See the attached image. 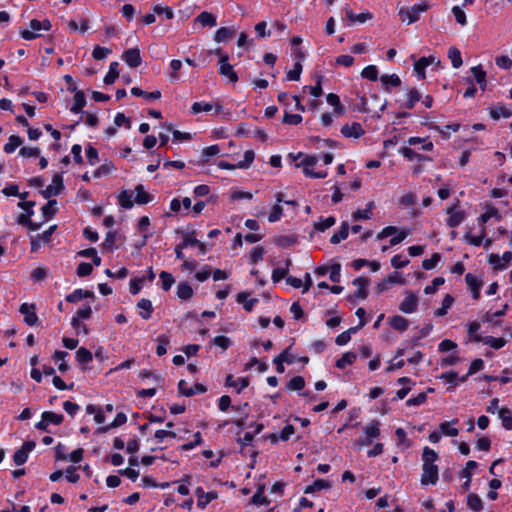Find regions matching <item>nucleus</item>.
<instances>
[{
	"instance_id": "nucleus-58",
	"label": "nucleus",
	"mask_w": 512,
	"mask_h": 512,
	"mask_svg": "<svg viewBox=\"0 0 512 512\" xmlns=\"http://www.w3.org/2000/svg\"><path fill=\"white\" fill-rule=\"evenodd\" d=\"M441 260V255L439 253H434L430 258L424 259L422 262V267L425 270H432L436 267L438 262Z\"/></svg>"
},
{
	"instance_id": "nucleus-9",
	"label": "nucleus",
	"mask_w": 512,
	"mask_h": 512,
	"mask_svg": "<svg viewBox=\"0 0 512 512\" xmlns=\"http://www.w3.org/2000/svg\"><path fill=\"white\" fill-rule=\"evenodd\" d=\"M219 73L221 76L227 78L231 83H236L238 81L237 73L234 71L233 66L229 63V57L226 54L220 56Z\"/></svg>"
},
{
	"instance_id": "nucleus-59",
	"label": "nucleus",
	"mask_w": 512,
	"mask_h": 512,
	"mask_svg": "<svg viewBox=\"0 0 512 512\" xmlns=\"http://www.w3.org/2000/svg\"><path fill=\"white\" fill-rule=\"evenodd\" d=\"M40 149L38 147H22L19 150V155L23 158H35L40 155Z\"/></svg>"
},
{
	"instance_id": "nucleus-42",
	"label": "nucleus",
	"mask_w": 512,
	"mask_h": 512,
	"mask_svg": "<svg viewBox=\"0 0 512 512\" xmlns=\"http://www.w3.org/2000/svg\"><path fill=\"white\" fill-rule=\"evenodd\" d=\"M131 94L133 96H137V97H139V96L144 97L147 100H156L161 97V92L159 90H155L153 92L147 93L138 87H133L131 89Z\"/></svg>"
},
{
	"instance_id": "nucleus-60",
	"label": "nucleus",
	"mask_w": 512,
	"mask_h": 512,
	"mask_svg": "<svg viewBox=\"0 0 512 512\" xmlns=\"http://www.w3.org/2000/svg\"><path fill=\"white\" fill-rule=\"evenodd\" d=\"M302 69H303L302 64L300 62H296L294 64L293 69H291V70H289L287 72V74H286L287 80H289V81H292V80L297 81V80H299L300 79V75L302 73Z\"/></svg>"
},
{
	"instance_id": "nucleus-18",
	"label": "nucleus",
	"mask_w": 512,
	"mask_h": 512,
	"mask_svg": "<svg viewBox=\"0 0 512 512\" xmlns=\"http://www.w3.org/2000/svg\"><path fill=\"white\" fill-rule=\"evenodd\" d=\"M122 60L130 67L135 68L141 64L140 51L137 48H131L126 50L122 56Z\"/></svg>"
},
{
	"instance_id": "nucleus-28",
	"label": "nucleus",
	"mask_w": 512,
	"mask_h": 512,
	"mask_svg": "<svg viewBox=\"0 0 512 512\" xmlns=\"http://www.w3.org/2000/svg\"><path fill=\"white\" fill-rule=\"evenodd\" d=\"M94 297V293L88 290L76 289L71 294L66 296V301L70 303H76L83 298H92Z\"/></svg>"
},
{
	"instance_id": "nucleus-27",
	"label": "nucleus",
	"mask_w": 512,
	"mask_h": 512,
	"mask_svg": "<svg viewBox=\"0 0 512 512\" xmlns=\"http://www.w3.org/2000/svg\"><path fill=\"white\" fill-rule=\"evenodd\" d=\"M489 114L493 119L498 120L500 118H510L512 116V111L504 105H498L491 108L489 110Z\"/></svg>"
},
{
	"instance_id": "nucleus-8",
	"label": "nucleus",
	"mask_w": 512,
	"mask_h": 512,
	"mask_svg": "<svg viewBox=\"0 0 512 512\" xmlns=\"http://www.w3.org/2000/svg\"><path fill=\"white\" fill-rule=\"evenodd\" d=\"M56 229L57 225H52L43 233L32 236L30 239L31 251L37 252L42 245L50 243L52 234Z\"/></svg>"
},
{
	"instance_id": "nucleus-30",
	"label": "nucleus",
	"mask_w": 512,
	"mask_h": 512,
	"mask_svg": "<svg viewBox=\"0 0 512 512\" xmlns=\"http://www.w3.org/2000/svg\"><path fill=\"white\" fill-rule=\"evenodd\" d=\"M118 67H119L118 62L114 61V62L110 63L109 70L103 79L105 84H107V85L113 84L115 82V80L119 77Z\"/></svg>"
},
{
	"instance_id": "nucleus-21",
	"label": "nucleus",
	"mask_w": 512,
	"mask_h": 512,
	"mask_svg": "<svg viewBox=\"0 0 512 512\" xmlns=\"http://www.w3.org/2000/svg\"><path fill=\"white\" fill-rule=\"evenodd\" d=\"M466 283L469 287V289L472 292L473 298L475 300L479 299L480 297V289L482 287V281L475 275L468 273L465 276Z\"/></svg>"
},
{
	"instance_id": "nucleus-14",
	"label": "nucleus",
	"mask_w": 512,
	"mask_h": 512,
	"mask_svg": "<svg viewBox=\"0 0 512 512\" xmlns=\"http://www.w3.org/2000/svg\"><path fill=\"white\" fill-rule=\"evenodd\" d=\"M365 133L364 129L362 128L361 124L358 122H352L345 124L341 128V134L346 138H354L358 139L361 136H363Z\"/></svg>"
},
{
	"instance_id": "nucleus-6",
	"label": "nucleus",
	"mask_w": 512,
	"mask_h": 512,
	"mask_svg": "<svg viewBox=\"0 0 512 512\" xmlns=\"http://www.w3.org/2000/svg\"><path fill=\"white\" fill-rule=\"evenodd\" d=\"M429 5L427 3H418L413 5L410 9L401 8L399 10V15L403 22H406L408 25L416 22L419 19L421 13L427 11Z\"/></svg>"
},
{
	"instance_id": "nucleus-13",
	"label": "nucleus",
	"mask_w": 512,
	"mask_h": 512,
	"mask_svg": "<svg viewBox=\"0 0 512 512\" xmlns=\"http://www.w3.org/2000/svg\"><path fill=\"white\" fill-rule=\"evenodd\" d=\"M511 260L512 252L510 251L504 252L502 256L490 254L488 257V262L497 270L505 269Z\"/></svg>"
},
{
	"instance_id": "nucleus-52",
	"label": "nucleus",
	"mask_w": 512,
	"mask_h": 512,
	"mask_svg": "<svg viewBox=\"0 0 512 512\" xmlns=\"http://www.w3.org/2000/svg\"><path fill=\"white\" fill-rule=\"evenodd\" d=\"M326 100H327V103L333 107H335V113L338 114V115H342L343 114V107L340 103V99L338 97V95L334 94V93H329L326 97Z\"/></svg>"
},
{
	"instance_id": "nucleus-35",
	"label": "nucleus",
	"mask_w": 512,
	"mask_h": 512,
	"mask_svg": "<svg viewBox=\"0 0 512 512\" xmlns=\"http://www.w3.org/2000/svg\"><path fill=\"white\" fill-rule=\"evenodd\" d=\"M476 82L480 85L481 89L484 90L486 87V72L483 70L481 65L473 66L471 68Z\"/></svg>"
},
{
	"instance_id": "nucleus-47",
	"label": "nucleus",
	"mask_w": 512,
	"mask_h": 512,
	"mask_svg": "<svg viewBox=\"0 0 512 512\" xmlns=\"http://www.w3.org/2000/svg\"><path fill=\"white\" fill-rule=\"evenodd\" d=\"M498 416L503 427L507 430H512V412L508 408H501Z\"/></svg>"
},
{
	"instance_id": "nucleus-22",
	"label": "nucleus",
	"mask_w": 512,
	"mask_h": 512,
	"mask_svg": "<svg viewBox=\"0 0 512 512\" xmlns=\"http://www.w3.org/2000/svg\"><path fill=\"white\" fill-rule=\"evenodd\" d=\"M226 386L236 388L237 392L240 393L244 388L248 387L249 385V378L248 377H240L235 379L233 375H227Z\"/></svg>"
},
{
	"instance_id": "nucleus-11",
	"label": "nucleus",
	"mask_w": 512,
	"mask_h": 512,
	"mask_svg": "<svg viewBox=\"0 0 512 512\" xmlns=\"http://www.w3.org/2000/svg\"><path fill=\"white\" fill-rule=\"evenodd\" d=\"M418 297L411 291L405 292V298L399 305V310L405 314L414 313L418 308Z\"/></svg>"
},
{
	"instance_id": "nucleus-25",
	"label": "nucleus",
	"mask_w": 512,
	"mask_h": 512,
	"mask_svg": "<svg viewBox=\"0 0 512 512\" xmlns=\"http://www.w3.org/2000/svg\"><path fill=\"white\" fill-rule=\"evenodd\" d=\"M458 422L457 419L452 420L451 422L445 421L439 424V430L442 435L455 437L459 434V430L453 425Z\"/></svg>"
},
{
	"instance_id": "nucleus-20",
	"label": "nucleus",
	"mask_w": 512,
	"mask_h": 512,
	"mask_svg": "<svg viewBox=\"0 0 512 512\" xmlns=\"http://www.w3.org/2000/svg\"><path fill=\"white\" fill-rule=\"evenodd\" d=\"M370 280L366 277H358L353 280V285L356 287L354 296L358 299H365L367 297V287Z\"/></svg>"
},
{
	"instance_id": "nucleus-2",
	"label": "nucleus",
	"mask_w": 512,
	"mask_h": 512,
	"mask_svg": "<svg viewBox=\"0 0 512 512\" xmlns=\"http://www.w3.org/2000/svg\"><path fill=\"white\" fill-rule=\"evenodd\" d=\"M51 29V23L48 19L38 20L32 19L29 22L28 29H24L20 32V35L25 40H33L41 37L42 31H49Z\"/></svg>"
},
{
	"instance_id": "nucleus-17",
	"label": "nucleus",
	"mask_w": 512,
	"mask_h": 512,
	"mask_svg": "<svg viewBox=\"0 0 512 512\" xmlns=\"http://www.w3.org/2000/svg\"><path fill=\"white\" fill-rule=\"evenodd\" d=\"M195 495L197 497V505L200 509H204L212 500L218 497L217 492L210 491L205 493L201 487L195 490Z\"/></svg>"
},
{
	"instance_id": "nucleus-56",
	"label": "nucleus",
	"mask_w": 512,
	"mask_h": 512,
	"mask_svg": "<svg viewBox=\"0 0 512 512\" xmlns=\"http://www.w3.org/2000/svg\"><path fill=\"white\" fill-rule=\"evenodd\" d=\"M336 220L334 217L330 216L325 219H321L320 221L316 222L314 224V229L320 232L325 231L326 229H329L335 224Z\"/></svg>"
},
{
	"instance_id": "nucleus-62",
	"label": "nucleus",
	"mask_w": 512,
	"mask_h": 512,
	"mask_svg": "<svg viewBox=\"0 0 512 512\" xmlns=\"http://www.w3.org/2000/svg\"><path fill=\"white\" fill-rule=\"evenodd\" d=\"M444 283L445 279L443 277L434 278L432 283L424 288L425 294H434L437 291V289Z\"/></svg>"
},
{
	"instance_id": "nucleus-53",
	"label": "nucleus",
	"mask_w": 512,
	"mask_h": 512,
	"mask_svg": "<svg viewBox=\"0 0 512 512\" xmlns=\"http://www.w3.org/2000/svg\"><path fill=\"white\" fill-rule=\"evenodd\" d=\"M92 358V353L84 347H81L76 351V359L79 363H89L92 361Z\"/></svg>"
},
{
	"instance_id": "nucleus-40",
	"label": "nucleus",
	"mask_w": 512,
	"mask_h": 512,
	"mask_svg": "<svg viewBox=\"0 0 512 512\" xmlns=\"http://www.w3.org/2000/svg\"><path fill=\"white\" fill-rule=\"evenodd\" d=\"M348 233H349V225L344 222L340 226L339 230L331 236V238H330L331 243L332 244L340 243L342 240L347 238Z\"/></svg>"
},
{
	"instance_id": "nucleus-39",
	"label": "nucleus",
	"mask_w": 512,
	"mask_h": 512,
	"mask_svg": "<svg viewBox=\"0 0 512 512\" xmlns=\"http://www.w3.org/2000/svg\"><path fill=\"white\" fill-rule=\"evenodd\" d=\"M176 294H177L178 298H180L182 300H187L192 297L193 289L188 283L180 282L177 285Z\"/></svg>"
},
{
	"instance_id": "nucleus-16",
	"label": "nucleus",
	"mask_w": 512,
	"mask_h": 512,
	"mask_svg": "<svg viewBox=\"0 0 512 512\" xmlns=\"http://www.w3.org/2000/svg\"><path fill=\"white\" fill-rule=\"evenodd\" d=\"M19 311L24 316V321L27 325L33 326L37 323L38 317L35 313L34 304L23 303Z\"/></svg>"
},
{
	"instance_id": "nucleus-50",
	"label": "nucleus",
	"mask_w": 512,
	"mask_h": 512,
	"mask_svg": "<svg viewBox=\"0 0 512 512\" xmlns=\"http://www.w3.org/2000/svg\"><path fill=\"white\" fill-rule=\"evenodd\" d=\"M42 213L46 220L53 217L57 213V201L49 200L48 203L42 207Z\"/></svg>"
},
{
	"instance_id": "nucleus-15",
	"label": "nucleus",
	"mask_w": 512,
	"mask_h": 512,
	"mask_svg": "<svg viewBox=\"0 0 512 512\" xmlns=\"http://www.w3.org/2000/svg\"><path fill=\"white\" fill-rule=\"evenodd\" d=\"M63 189V178L60 174L54 175L50 185L43 190L42 194L45 198L58 195Z\"/></svg>"
},
{
	"instance_id": "nucleus-3",
	"label": "nucleus",
	"mask_w": 512,
	"mask_h": 512,
	"mask_svg": "<svg viewBox=\"0 0 512 512\" xmlns=\"http://www.w3.org/2000/svg\"><path fill=\"white\" fill-rule=\"evenodd\" d=\"M380 422L378 420H371L363 427V437L356 441V445L363 447L372 443L373 439L380 436Z\"/></svg>"
},
{
	"instance_id": "nucleus-41",
	"label": "nucleus",
	"mask_w": 512,
	"mask_h": 512,
	"mask_svg": "<svg viewBox=\"0 0 512 512\" xmlns=\"http://www.w3.org/2000/svg\"><path fill=\"white\" fill-rule=\"evenodd\" d=\"M86 104L85 96L83 92L78 91L74 95V103L71 107V112L74 114H78L82 111L83 107Z\"/></svg>"
},
{
	"instance_id": "nucleus-43",
	"label": "nucleus",
	"mask_w": 512,
	"mask_h": 512,
	"mask_svg": "<svg viewBox=\"0 0 512 512\" xmlns=\"http://www.w3.org/2000/svg\"><path fill=\"white\" fill-rule=\"evenodd\" d=\"M23 143L22 138L17 135H11L8 138V142L4 145V151L8 154L13 153Z\"/></svg>"
},
{
	"instance_id": "nucleus-19",
	"label": "nucleus",
	"mask_w": 512,
	"mask_h": 512,
	"mask_svg": "<svg viewBox=\"0 0 512 512\" xmlns=\"http://www.w3.org/2000/svg\"><path fill=\"white\" fill-rule=\"evenodd\" d=\"M345 15L350 25L354 24L355 22L365 23L366 21L371 20L373 18L372 13L368 11L362 12L360 14H355L350 7H345Z\"/></svg>"
},
{
	"instance_id": "nucleus-46",
	"label": "nucleus",
	"mask_w": 512,
	"mask_h": 512,
	"mask_svg": "<svg viewBox=\"0 0 512 512\" xmlns=\"http://www.w3.org/2000/svg\"><path fill=\"white\" fill-rule=\"evenodd\" d=\"M448 57L451 60L453 68L457 69L462 66L463 61L461 57V52L458 48L450 47L448 50Z\"/></svg>"
},
{
	"instance_id": "nucleus-7",
	"label": "nucleus",
	"mask_w": 512,
	"mask_h": 512,
	"mask_svg": "<svg viewBox=\"0 0 512 512\" xmlns=\"http://www.w3.org/2000/svg\"><path fill=\"white\" fill-rule=\"evenodd\" d=\"M440 65V59L435 55H430L427 57H421L414 63V71L416 72L418 79L422 80L425 78V69L428 66H436Z\"/></svg>"
},
{
	"instance_id": "nucleus-48",
	"label": "nucleus",
	"mask_w": 512,
	"mask_h": 512,
	"mask_svg": "<svg viewBox=\"0 0 512 512\" xmlns=\"http://www.w3.org/2000/svg\"><path fill=\"white\" fill-rule=\"evenodd\" d=\"M467 505L471 510H473L475 512H479L483 508V503H482L481 498L477 494H474V493H470L467 496Z\"/></svg>"
},
{
	"instance_id": "nucleus-36",
	"label": "nucleus",
	"mask_w": 512,
	"mask_h": 512,
	"mask_svg": "<svg viewBox=\"0 0 512 512\" xmlns=\"http://www.w3.org/2000/svg\"><path fill=\"white\" fill-rule=\"evenodd\" d=\"M380 81L383 84L385 89L391 87H398L401 85V79L397 74H384L380 77Z\"/></svg>"
},
{
	"instance_id": "nucleus-61",
	"label": "nucleus",
	"mask_w": 512,
	"mask_h": 512,
	"mask_svg": "<svg viewBox=\"0 0 512 512\" xmlns=\"http://www.w3.org/2000/svg\"><path fill=\"white\" fill-rule=\"evenodd\" d=\"M159 277H160V280H161V283H162L163 290L168 291L172 287V285L174 283L173 276L170 273L166 272V271H162L160 273Z\"/></svg>"
},
{
	"instance_id": "nucleus-51",
	"label": "nucleus",
	"mask_w": 512,
	"mask_h": 512,
	"mask_svg": "<svg viewBox=\"0 0 512 512\" xmlns=\"http://www.w3.org/2000/svg\"><path fill=\"white\" fill-rule=\"evenodd\" d=\"M42 418L46 419L49 425H60L64 419L62 414H57L52 411L43 412Z\"/></svg>"
},
{
	"instance_id": "nucleus-24",
	"label": "nucleus",
	"mask_w": 512,
	"mask_h": 512,
	"mask_svg": "<svg viewBox=\"0 0 512 512\" xmlns=\"http://www.w3.org/2000/svg\"><path fill=\"white\" fill-rule=\"evenodd\" d=\"M236 301L239 304H242L243 308L247 312H250V311H252L254 305L258 302V299L257 298H251L250 294L247 293V292H241V293H239L237 295Z\"/></svg>"
},
{
	"instance_id": "nucleus-38",
	"label": "nucleus",
	"mask_w": 512,
	"mask_h": 512,
	"mask_svg": "<svg viewBox=\"0 0 512 512\" xmlns=\"http://www.w3.org/2000/svg\"><path fill=\"white\" fill-rule=\"evenodd\" d=\"M196 21L198 23H200L203 27L205 26H209V27H214L216 26V17L209 13V12H201L197 17H196Z\"/></svg>"
},
{
	"instance_id": "nucleus-49",
	"label": "nucleus",
	"mask_w": 512,
	"mask_h": 512,
	"mask_svg": "<svg viewBox=\"0 0 512 512\" xmlns=\"http://www.w3.org/2000/svg\"><path fill=\"white\" fill-rule=\"evenodd\" d=\"M127 421V417L124 413H118L113 420V422L105 427L99 428V432H107L111 428L119 427L123 424H125Z\"/></svg>"
},
{
	"instance_id": "nucleus-33",
	"label": "nucleus",
	"mask_w": 512,
	"mask_h": 512,
	"mask_svg": "<svg viewBox=\"0 0 512 512\" xmlns=\"http://www.w3.org/2000/svg\"><path fill=\"white\" fill-rule=\"evenodd\" d=\"M331 488V484L329 481L327 480H323V479H318L316 481H314L313 484L307 486L304 490V492L306 494H309V493H314L316 491H320V490H328Z\"/></svg>"
},
{
	"instance_id": "nucleus-29",
	"label": "nucleus",
	"mask_w": 512,
	"mask_h": 512,
	"mask_svg": "<svg viewBox=\"0 0 512 512\" xmlns=\"http://www.w3.org/2000/svg\"><path fill=\"white\" fill-rule=\"evenodd\" d=\"M390 326L399 332H403L408 328L409 322L406 318L395 315L389 319Z\"/></svg>"
},
{
	"instance_id": "nucleus-10",
	"label": "nucleus",
	"mask_w": 512,
	"mask_h": 512,
	"mask_svg": "<svg viewBox=\"0 0 512 512\" xmlns=\"http://www.w3.org/2000/svg\"><path fill=\"white\" fill-rule=\"evenodd\" d=\"M36 444L34 441H26L23 443V445L15 451L13 455V461L16 465L20 466L23 465L29 456V453L33 451Z\"/></svg>"
},
{
	"instance_id": "nucleus-64",
	"label": "nucleus",
	"mask_w": 512,
	"mask_h": 512,
	"mask_svg": "<svg viewBox=\"0 0 512 512\" xmlns=\"http://www.w3.org/2000/svg\"><path fill=\"white\" fill-rule=\"evenodd\" d=\"M305 386V380L302 376L293 377L287 384L289 390H301Z\"/></svg>"
},
{
	"instance_id": "nucleus-5",
	"label": "nucleus",
	"mask_w": 512,
	"mask_h": 512,
	"mask_svg": "<svg viewBox=\"0 0 512 512\" xmlns=\"http://www.w3.org/2000/svg\"><path fill=\"white\" fill-rule=\"evenodd\" d=\"M408 236V232L403 229H398L395 226H387L383 228L377 235L376 240H382L391 237L390 245L395 246L401 243Z\"/></svg>"
},
{
	"instance_id": "nucleus-32",
	"label": "nucleus",
	"mask_w": 512,
	"mask_h": 512,
	"mask_svg": "<svg viewBox=\"0 0 512 512\" xmlns=\"http://www.w3.org/2000/svg\"><path fill=\"white\" fill-rule=\"evenodd\" d=\"M396 437H397V447L401 450H406L411 447L412 443L407 438L406 432L403 428H397L395 431Z\"/></svg>"
},
{
	"instance_id": "nucleus-26",
	"label": "nucleus",
	"mask_w": 512,
	"mask_h": 512,
	"mask_svg": "<svg viewBox=\"0 0 512 512\" xmlns=\"http://www.w3.org/2000/svg\"><path fill=\"white\" fill-rule=\"evenodd\" d=\"M134 193H135V202L137 204L143 205V204H147L150 201H152V196L148 192L145 191L144 186L142 184H138L135 187Z\"/></svg>"
},
{
	"instance_id": "nucleus-34",
	"label": "nucleus",
	"mask_w": 512,
	"mask_h": 512,
	"mask_svg": "<svg viewBox=\"0 0 512 512\" xmlns=\"http://www.w3.org/2000/svg\"><path fill=\"white\" fill-rule=\"evenodd\" d=\"M476 341H482L484 344L494 348L500 349L506 344V340L504 338H496L492 336H487L483 339H480L478 336L475 337Z\"/></svg>"
},
{
	"instance_id": "nucleus-54",
	"label": "nucleus",
	"mask_w": 512,
	"mask_h": 512,
	"mask_svg": "<svg viewBox=\"0 0 512 512\" xmlns=\"http://www.w3.org/2000/svg\"><path fill=\"white\" fill-rule=\"evenodd\" d=\"M361 77L370 81H375L378 78V69L375 65H368L361 71Z\"/></svg>"
},
{
	"instance_id": "nucleus-1",
	"label": "nucleus",
	"mask_w": 512,
	"mask_h": 512,
	"mask_svg": "<svg viewBox=\"0 0 512 512\" xmlns=\"http://www.w3.org/2000/svg\"><path fill=\"white\" fill-rule=\"evenodd\" d=\"M438 454L428 446L422 450V474L420 483L423 486L435 485L439 479V469L435 462Z\"/></svg>"
},
{
	"instance_id": "nucleus-57",
	"label": "nucleus",
	"mask_w": 512,
	"mask_h": 512,
	"mask_svg": "<svg viewBox=\"0 0 512 512\" xmlns=\"http://www.w3.org/2000/svg\"><path fill=\"white\" fill-rule=\"evenodd\" d=\"M406 97H407V102L405 104V107L407 109H412L414 107L415 103L420 100L421 95L417 90L411 89L407 92Z\"/></svg>"
},
{
	"instance_id": "nucleus-45",
	"label": "nucleus",
	"mask_w": 512,
	"mask_h": 512,
	"mask_svg": "<svg viewBox=\"0 0 512 512\" xmlns=\"http://www.w3.org/2000/svg\"><path fill=\"white\" fill-rule=\"evenodd\" d=\"M356 358L357 356L355 353L346 352L336 361V366L339 369H344L346 366L353 364L356 361Z\"/></svg>"
},
{
	"instance_id": "nucleus-37",
	"label": "nucleus",
	"mask_w": 512,
	"mask_h": 512,
	"mask_svg": "<svg viewBox=\"0 0 512 512\" xmlns=\"http://www.w3.org/2000/svg\"><path fill=\"white\" fill-rule=\"evenodd\" d=\"M374 208V202L371 201L367 204L365 209H358L353 213L355 220H368L372 216V210Z\"/></svg>"
},
{
	"instance_id": "nucleus-31",
	"label": "nucleus",
	"mask_w": 512,
	"mask_h": 512,
	"mask_svg": "<svg viewBox=\"0 0 512 512\" xmlns=\"http://www.w3.org/2000/svg\"><path fill=\"white\" fill-rule=\"evenodd\" d=\"M454 298L450 294H446L442 300L441 307L434 311V315L442 317L448 313V310L452 307Z\"/></svg>"
},
{
	"instance_id": "nucleus-55",
	"label": "nucleus",
	"mask_w": 512,
	"mask_h": 512,
	"mask_svg": "<svg viewBox=\"0 0 512 512\" xmlns=\"http://www.w3.org/2000/svg\"><path fill=\"white\" fill-rule=\"evenodd\" d=\"M452 13L458 24L461 26H465L467 24V17L462 6H454L452 8Z\"/></svg>"
},
{
	"instance_id": "nucleus-23",
	"label": "nucleus",
	"mask_w": 512,
	"mask_h": 512,
	"mask_svg": "<svg viewBox=\"0 0 512 512\" xmlns=\"http://www.w3.org/2000/svg\"><path fill=\"white\" fill-rule=\"evenodd\" d=\"M137 308L139 310V315L144 319H150L152 312H153V306L152 302L148 299H141L137 303Z\"/></svg>"
},
{
	"instance_id": "nucleus-63",
	"label": "nucleus",
	"mask_w": 512,
	"mask_h": 512,
	"mask_svg": "<svg viewBox=\"0 0 512 512\" xmlns=\"http://www.w3.org/2000/svg\"><path fill=\"white\" fill-rule=\"evenodd\" d=\"M157 342H158V345H157V348H156V353L158 356H162L164 355L166 352H167V345L169 344V339L166 335H160L158 338H157Z\"/></svg>"
},
{
	"instance_id": "nucleus-44",
	"label": "nucleus",
	"mask_w": 512,
	"mask_h": 512,
	"mask_svg": "<svg viewBox=\"0 0 512 512\" xmlns=\"http://www.w3.org/2000/svg\"><path fill=\"white\" fill-rule=\"evenodd\" d=\"M234 36V31L228 27H221L219 28L215 35H214V41L220 43L225 42L229 39H231Z\"/></svg>"
},
{
	"instance_id": "nucleus-12",
	"label": "nucleus",
	"mask_w": 512,
	"mask_h": 512,
	"mask_svg": "<svg viewBox=\"0 0 512 512\" xmlns=\"http://www.w3.org/2000/svg\"><path fill=\"white\" fill-rule=\"evenodd\" d=\"M449 215L447 219V225L449 227H457L459 226L465 219V213L460 209L458 204H455L451 207H448L446 210Z\"/></svg>"
},
{
	"instance_id": "nucleus-4",
	"label": "nucleus",
	"mask_w": 512,
	"mask_h": 512,
	"mask_svg": "<svg viewBox=\"0 0 512 512\" xmlns=\"http://www.w3.org/2000/svg\"><path fill=\"white\" fill-rule=\"evenodd\" d=\"M317 162H318L317 156L306 155V156H304L302 161L299 164H297L296 166L301 167L303 170V173L307 177L317 178V179H322V178L327 177L328 173L325 170L314 171V168H315Z\"/></svg>"
}]
</instances>
